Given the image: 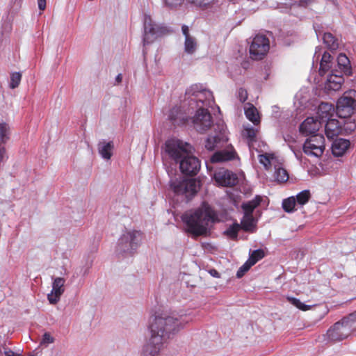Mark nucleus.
I'll return each mask as SVG.
<instances>
[{"mask_svg": "<svg viewBox=\"0 0 356 356\" xmlns=\"http://www.w3.org/2000/svg\"><path fill=\"white\" fill-rule=\"evenodd\" d=\"M15 356H21L19 354H17L16 353V355Z\"/></svg>", "mask_w": 356, "mask_h": 356, "instance_id": "55", "label": "nucleus"}, {"mask_svg": "<svg viewBox=\"0 0 356 356\" xmlns=\"http://www.w3.org/2000/svg\"><path fill=\"white\" fill-rule=\"evenodd\" d=\"M189 143L177 138H170L165 143V153L176 163H178L187 153L191 152Z\"/></svg>", "mask_w": 356, "mask_h": 356, "instance_id": "4", "label": "nucleus"}, {"mask_svg": "<svg viewBox=\"0 0 356 356\" xmlns=\"http://www.w3.org/2000/svg\"><path fill=\"white\" fill-rule=\"evenodd\" d=\"M332 60V56L329 53L325 52L320 63L319 74L321 76H323L330 68V63Z\"/></svg>", "mask_w": 356, "mask_h": 356, "instance_id": "29", "label": "nucleus"}, {"mask_svg": "<svg viewBox=\"0 0 356 356\" xmlns=\"http://www.w3.org/2000/svg\"><path fill=\"white\" fill-rule=\"evenodd\" d=\"M333 111L334 107L332 104L323 102L318 106L317 115L321 120L324 121L326 119H330Z\"/></svg>", "mask_w": 356, "mask_h": 356, "instance_id": "23", "label": "nucleus"}, {"mask_svg": "<svg viewBox=\"0 0 356 356\" xmlns=\"http://www.w3.org/2000/svg\"><path fill=\"white\" fill-rule=\"evenodd\" d=\"M274 177L276 181L279 183H285L289 180V175L286 169L282 167H275Z\"/></svg>", "mask_w": 356, "mask_h": 356, "instance_id": "32", "label": "nucleus"}, {"mask_svg": "<svg viewBox=\"0 0 356 356\" xmlns=\"http://www.w3.org/2000/svg\"><path fill=\"white\" fill-rule=\"evenodd\" d=\"M65 279L62 277H56L54 280L51 292L47 296L48 300L51 304H56L60 300L61 295L65 291Z\"/></svg>", "mask_w": 356, "mask_h": 356, "instance_id": "14", "label": "nucleus"}, {"mask_svg": "<svg viewBox=\"0 0 356 356\" xmlns=\"http://www.w3.org/2000/svg\"><path fill=\"white\" fill-rule=\"evenodd\" d=\"M352 93H353V94H356V91H355V90H352V91H350V92H348V94H349V95H350V94H352Z\"/></svg>", "mask_w": 356, "mask_h": 356, "instance_id": "54", "label": "nucleus"}, {"mask_svg": "<svg viewBox=\"0 0 356 356\" xmlns=\"http://www.w3.org/2000/svg\"><path fill=\"white\" fill-rule=\"evenodd\" d=\"M10 128L8 124L5 122H0V142L6 143L9 139Z\"/></svg>", "mask_w": 356, "mask_h": 356, "instance_id": "38", "label": "nucleus"}, {"mask_svg": "<svg viewBox=\"0 0 356 356\" xmlns=\"http://www.w3.org/2000/svg\"><path fill=\"white\" fill-rule=\"evenodd\" d=\"M237 153L233 147L229 149L216 152L211 157V163L226 162L235 159Z\"/></svg>", "mask_w": 356, "mask_h": 356, "instance_id": "17", "label": "nucleus"}, {"mask_svg": "<svg viewBox=\"0 0 356 356\" xmlns=\"http://www.w3.org/2000/svg\"><path fill=\"white\" fill-rule=\"evenodd\" d=\"M187 1L196 7L204 9L211 6L215 0H187Z\"/></svg>", "mask_w": 356, "mask_h": 356, "instance_id": "39", "label": "nucleus"}, {"mask_svg": "<svg viewBox=\"0 0 356 356\" xmlns=\"http://www.w3.org/2000/svg\"><path fill=\"white\" fill-rule=\"evenodd\" d=\"M185 51L188 54H193L197 47V42L195 41V39L193 37L187 38L185 39Z\"/></svg>", "mask_w": 356, "mask_h": 356, "instance_id": "40", "label": "nucleus"}, {"mask_svg": "<svg viewBox=\"0 0 356 356\" xmlns=\"http://www.w3.org/2000/svg\"><path fill=\"white\" fill-rule=\"evenodd\" d=\"M325 150V138L323 135L314 134L306 140L303 152L307 156H321Z\"/></svg>", "mask_w": 356, "mask_h": 356, "instance_id": "7", "label": "nucleus"}, {"mask_svg": "<svg viewBox=\"0 0 356 356\" xmlns=\"http://www.w3.org/2000/svg\"><path fill=\"white\" fill-rule=\"evenodd\" d=\"M342 320H347V323H351L353 327V323L356 321V311L349 314L347 317H344Z\"/></svg>", "mask_w": 356, "mask_h": 356, "instance_id": "47", "label": "nucleus"}, {"mask_svg": "<svg viewBox=\"0 0 356 356\" xmlns=\"http://www.w3.org/2000/svg\"><path fill=\"white\" fill-rule=\"evenodd\" d=\"M264 257V251L261 249H258L252 251L248 261L250 263V265L254 266L257 261L263 259Z\"/></svg>", "mask_w": 356, "mask_h": 356, "instance_id": "36", "label": "nucleus"}, {"mask_svg": "<svg viewBox=\"0 0 356 356\" xmlns=\"http://www.w3.org/2000/svg\"><path fill=\"white\" fill-rule=\"evenodd\" d=\"M54 342V338L49 332H45L42 339V343H52Z\"/></svg>", "mask_w": 356, "mask_h": 356, "instance_id": "46", "label": "nucleus"}, {"mask_svg": "<svg viewBox=\"0 0 356 356\" xmlns=\"http://www.w3.org/2000/svg\"><path fill=\"white\" fill-rule=\"evenodd\" d=\"M321 122L313 117L305 119L300 126V131L305 135H314L320 129Z\"/></svg>", "mask_w": 356, "mask_h": 356, "instance_id": "16", "label": "nucleus"}, {"mask_svg": "<svg viewBox=\"0 0 356 356\" xmlns=\"http://www.w3.org/2000/svg\"><path fill=\"white\" fill-rule=\"evenodd\" d=\"M240 230L241 225L235 221L223 232V235L232 241H237L238 234Z\"/></svg>", "mask_w": 356, "mask_h": 356, "instance_id": "27", "label": "nucleus"}, {"mask_svg": "<svg viewBox=\"0 0 356 356\" xmlns=\"http://www.w3.org/2000/svg\"><path fill=\"white\" fill-rule=\"evenodd\" d=\"M114 145L113 142L106 143L104 141L99 142L98 144V150L99 154L104 159L108 160L112 156V151Z\"/></svg>", "mask_w": 356, "mask_h": 356, "instance_id": "24", "label": "nucleus"}, {"mask_svg": "<svg viewBox=\"0 0 356 356\" xmlns=\"http://www.w3.org/2000/svg\"><path fill=\"white\" fill-rule=\"evenodd\" d=\"M216 218L215 211L205 202L195 211L186 213L181 217L186 225V232L194 238L207 235L209 223L215 222Z\"/></svg>", "mask_w": 356, "mask_h": 356, "instance_id": "2", "label": "nucleus"}, {"mask_svg": "<svg viewBox=\"0 0 356 356\" xmlns=\"http://www.w3.org/2000/svg\"><path fill=\"white\" fill-rule=\"evenodd\" d=\"M168 119L174 125L181 126L188 121L189 118L180 106H175L170 111Z\"/></svg>", "mask_w": 356, "mask_h": 356, "instance_id": "15", "label": "nucleus"}, {"mask_svg": "<svg viewBox=\"0 0 356 356\" xmlns=\"http://www.w3.org/2000/svg\"><path fill=\"white\" fill-rule=\"evenodd\" d=\"M311 2H312V0H300L299 1L298 5L300 6H305L308 3H310Z\"/></svg>", "mask_w": 356, "mask_h": 356, "instance_id": "51", "label": "nucleus"}, {"mask_svg": "<svg viewBox=\"0 0 356 356\" xmlns=\"http://www.w3.org/2000/svg\"><path fill=\"white\" fill-rule=\"evenodd\" d=\"M258 129L252 127H245L242 136L248 140V145L250 146L253 143L257 141V134Z\"/></svg>", "mask_w": 356, "mask_h": 356, "instance_id": "30", "label": "nucleus"}, {"mask_svg": "<svg viewBox=\"0 0 356 356\" xmlns=\"http://www.w3.org/2000/svg\"><path fill=\"white\" fill-rule=\"evenodd\" d=\"M274 159V155L273 154L265 153L263 154L259 155V160L260 163L264 165L266 170H270L271 167L270 161Z\"/></svg>", "mask_w": 356, "mask_h": 356, "instance_id": "37", "label": "nucleus"}, {"mask_svg": "<svg viewBox=\"0 0 356 356\" xmlns=\"http://www.w3.org/2000/svg\"><path fill=\"white\" fill-rule=\"evenodd\" d=\"M142 235L140 231L126 232L119 240V250L129 254H134L141 241Z\"/></svg>", "mask_w": 356, "mask_h": 356, "instance_id": "5", "label": "nucleus"}, {"mask_svg": "<svg viewBox=\"0 0 356 356\" xmlns=\"http://www.w3.org/2000/svg\"><path fill=\"white\" fill-rule=\"evenodd\" d=\"M179 168L181 172L186 175L194 176L200 169V160L189 153H187L179 161Z\"/></svg>", "mask_w": 356, "mask_h": 356, "instance_id": "11", "label": "nucleus"}, {"mask_svg": "<svg viewBox=\"0 0 356 356\" xmlns=\"http://www.w3.org/2000/svg\"><path fill=\"white\" fill-rule=\"evenodd\" d=\"M344 81L341 74H337L334 71L328 76L325 84V90L329 91H337L341 89Z\"/></svg>", "mask_w": 356, "mask_h": 356, "instance_id": "18", "label": "nucleus"}, {"mask_svg": "<svg viewBox=\"0 0 356 356\" xmlns=\"http://www.w3.org/2000/svg\"><path fill=\"white\" fill-rule=\"evenodd\" d=\"M215 181L222 186L232 187L238 183V177L233 172L220 169L214 173Z\"/></svg>", "mask_w": 356, "mask_h": 356, "instance_id": "12", "label": "nucleus"}, {"mask_svg": "<svg viewBox=\"0 0 356 356\" xmlns=\"http://www.w3.org/2000/svg\"><path fill=\"white\" fill-rule=\"evenodd\" d=\"M340 122L336 119H328L325 126V133L329 139H333L342 133Z\"/></svg>", "mask_w": 356, "mask_h": 356, "instance_id": "19", "label": "nucleus"}, {"mask_svg": "<svg viewBox=\"0 0 356 356\" xmlns=\"http://www.w3.org/2000/svg\"><path fill=\"white\" fill-rule=\"evenodd\" d=\"M246 118L253 122L255 125H257L260 122L258 111L254 106H251L245 111Z\"/></svg>", "mask_w": 356, "mask_h": 356, "instance_id": "31", "label": "nucleus"}, {"mask_svg": "<svg viewBox=\"0 0 356 356\" xmlns=\"http://www.w3.org/2000/svg\"><path fill=\"white\" fill-rule=\"evenodd\" d=\"M223 137L221 131L215 136H209L205 141V148L209 151L214 150L218 144L223 140Z\"/></svg>", "mask_w": 356, "mask_h": 356, "instance_id": "26", "label": "nucleus"}, {"mask_svg": "<svg viewBox=\"0 0 356 356\" xmlns=\"http://www.w3.org/2000/svg\"><path fill=\"white\" fill-rule=\"evenodd\" d=\"M252 266L250 265V263L247 261L242 266L239 268L236 273V277L238 278L242 277L246 272L249 270V269Z\"/></svg>", "mask_w": 356, "mask_h": 356, "instance_id": "43", "label": "nucleus"}, {"mask_svg": "<svg viewBox=\"0 0 356 356\" xmlns=\"http://www.w3.org/2000/svg\"><path fill=\"white\" fill-rule=\"evenodd\" d=\"M352 324L348 323L347 320H341L334 324L327 332L329 339L339 341L346 339L351 332Z\"/></svg>", "mask_w": 356, "mask_h": 356, "instance_id": "8", "label": "nucleus"}, {"mask_svg": "<svg viewBox=\"0 0 356 356\" xmlns=\"http://www.w3.org/2000/svg\"><path fill=\"white\" fill-rule=\"evenodd\" d=\"M288 300L290 303L302 311H307L312 308V306L302 303L299 299L296 298L290 297L288 298Z\"/></svg>", "mask_w": 356, "mask_h": 356, "instance_id": "41", "label": "nucleus"}, {"mask_svg": "<svg viewBox=\"0 0 356 356\" xmlns=\"http://www.w3.org/2000/svg\"><path fill=\"white\" fill-rule=\"evenodd\" d=\"M261 202V197L257 195L253 200L243 203L242 204V209L244 211V214L252 215L253 211L257 208Z\"/></svg>", "mask_w": 356, "mask_h": 356, "instance_id": "28", "label": "nucleus"}, {"mask_svg": "<svg viewBox=\"0 0 356 356\" xmlns=\"http://www.w3.org/2000/svg\"><path fill=\"white\" fill-rule=\"evenodd\" d=\"M118 83H120L122 80V76L121 74H119L115 79Z\"/></svg>", "mask_w": 356, "mask_h": 356, "instance_id": "53", "label": "nucleus"}, {"mask_svg": "<svg viewBox=\"0 0 356 356\" xmlns=\"http://www.w3.org/2000/svg\"><path fill=\"white\" fill-rule=\"evenodd\" d=\"M38 8L40 10H44L46 8V0H38Z\"/></svg>", "mask_w": 356, "mask_h": 356, "instance_id": "49", "label": "nucleus"}, {"mask_svg": "<svg viewBox=\"0 0 356 356\" xmlns=\"http://www.w3.org/2000/svg\"><path fill=\"white\" fill-rule=\"evenodd\" d=\"M5 355L6 356H15L16 355V353H14L13 350H8V351H5Z\"/></svg>", "mask_w": 356, "mask_h": 356, "instance_id": "52", "label": "nucleus"}, {"mask_svg": "<svg viewBox=\"0 0 356 356\" xmlns=\"http://www.w3.org/2000/svg\"><path fill=\"white\" fill-rule=\"evenodd\" d=\"M209 273L214 277L219 278L220 277V273L216 269H211Z\"/></svg>", "mask_w": 356, "mask_h": 356, "instance_id": "50", "label": "nucleus"}, {"mask_svg": "<svg viewBox=\"0 0 356 356\" xmlns=\"http://www.w3.org/2000/svg\"><path fill=\"white\" fill-rule=\"evenodd\" d=\"M181 30H182V33H183L184 35L185 36V39L187 38L191 37L189 34V29H188V26L183 25L181 27Z\"/></svg>", "mask_w": 356, "mask_h": 356, "instance_id": "48", "label": "nucleus"}, {"mask_svg": "<svg viewBox=\"0 0 356 356\" xmlns=\"http://www.w3.org/2000/svg\"><path fill=\"white\" fill-rule=\"evenodd\" d=\"M270 49L268 38L264 35H257L250 46V58L260 60L264 58Z\"/></svg>", "mask_w": 356, "mask_h": 356, "instance_id": "6", "label": "nucleus"}, {"mask_svg": "<svg viewBox=\"0 0 356 356\" xmlns=\"http://www.w3.org/2000/svg\"><path fill=\"white\" fill-rule=\"evenodd\" d=\"M194 100L198 104L201 102L203 106H211L214 102L213 93L207 90L197 92Z\"/></svg>", "mask_w": 356, "mask_h": 356, "instance_id": "21", "label": "nucleus"}, {"mask_svg": "<svg viewBox=\"0 0 356 356\" xmlns=\"http://www.w3.org/2000/svg\"><path fill=\"white\" fill-rule=\"evenodd\" d=\"M239 225L241 229L245 232L254 233L256 232L257 226L252 215L244 214Z\"/></svg>", "mask_w": 356, "mask_h": 356, "instance_id": "22", "label": "nucleus"}, {"mask_svg": "<svg viewBox=\"0 0 356 356\" xmlns=\"http://www.w3.org/2000/svg\"><path fill=\"white\" fill-rule=\"evenodd\" d=\"M350 146V142L343 138L336 139L332 145V152L334 156H343Z\"/></svg>", "mask_w": 356, "mask_h": 356, "instance_id": "20", "label": "nucleus"}, {"mask_svg": "<svg viewBox=\"0 0 356 356\" xmlns=\"http://www.w3.org/2000/svg\"><path fill=\"white\" fill-rule=\"evenodd\" d=\"M186 316H155L149 325L151 337L145 346L144 356H159V351L163 344L187 323Z\"/></svg>", "mask_w": 356, "mask_h": 356, "instance_id": "1", "label": "nucleus"}, {"mask_svg": "<svg viewBox=\"0 0 356 356\" xmlns=\"http://www.w3.org/2000/svg\"><path fill=\"white\" fill-rule=\"evenodd\" d=\"M323 40L324 43L330 49L335 50L339 47L337 40L330 33H325L323 35Z\"/></svg>", "mask_w": 356, "mask_h": 356, "instance_id": "33", "label": "nucleus"}, {"mask_svg": "<svg viewBox=\"0 0 356 356\" xmlns=\"http://www.w3.org/2000/svg\"><path fill=\"white\" fill-rule=\"evenodd\" d=\"M161 28L155 24L151 17L145 15L144 17V38L143 43L145 45L152 42L154 38L161 33Z\"/></svg>", "mask_w": 356, "mask_h": 356, "instance_id": "13", "label": "nucleus"}, {"mask_svg": "<svg viewBox=\"0 0 356 356\" xmlns=\"http://www.w3.org/2000/svg\"><path fill=\"white\" fill-rule=\"evenodd\" d=\"M170 187L175 195H182L190 200L200 190V182L195 179H175L170 180Z\"/></svg>", "mask_w": 356, "mask_h": 356, "instance_id": "3", "label": "nucleus"}, {"mask_svg": "<svg viewBox=\"0 0 356 356\" xmlns=\"http://www.w3.org/2000/svg\"><path fill=\"white\" fill-rule=\"evenodd\" d=\"M296 205V198L293 196L284 199L282 202L283 209L287 213L295 211Z\"/></svg>", "mask_w": 356, "mask_h": 356, "instance_id": "35", "label": "nucleus"}, {"mask_svg": "<svg viewBox=\"0 0 356 356\" xmlns=\"http://www.w3.org/2000/svg\"><path fill=\"white\" fill-rule=\"evenodd\" d=\"M248 92L245 89L241 88L238 90V98L241 102L243 103L248 99Z\"/></svg>", "mask_w": 356, "mask_h": 356, "instance_id": "45", "label": "nucleus"}, {"mask_svg": "<svg viewBox=\"0 0 356 356\" xmlns=\"http://www.w3.org/2000/svg\"><path fill=\"white\" fill-rule=\"evenodd\" d=\"M22 79V74L19 72H13L10 75V88L12 89L19 86Z\"/></svg>", "mask_w": 356, "mask_h": 356, "instance_id": "42", "label": "nucleus"}, {"mask_svg": "<svg viewBox=\"0 0 356 356\" xmlns=\"http://www.w3.org/2000/svg\"><path fill=\"white\" fill-rule=\"evenodd\" d=\"M163 1L166 6L172 8L181 6L184 0H163Z\"/></svg>", "mask_w": 356, "mask_h": 356, "instance_id": "44", "label": "nucleus"}, {"mask_svg": "<svg viewBox=\"0 0 356 356\" xmlns=\"http://www.w3.org/2000/svg\"><path fill=\"white\" fill-rule=\"evenodd\" d=\"M337 63L339 69L346 75L352 74L350 63L348 58L343 54H340L337 57Z\"/></svg>", "mask_w": 356, "mask_h": 356, "instance_id": "25", "label": "nucleus"}, {"mask_svg": "<svg viewBox=\"0 0 356 356\" xmlns=\"http://www.w3.org/2000/svg\"><path fill=\"white\" fill-rule=\"evenodd\" d=\"M195 129L200 133L207 131L212 124V117L207 108L200 107L193 118Z\"/></svg>", "mask_w": 356, "mask_h": 356, "instance_id": "10", "label": "nucleus"}, {"mask_svg": "<svg viewBox=\"0 0 356 356\" xmlns=\"http://www.w3.org/2000/svg\"><path fill=\"white\" fill-rule=\"evenodd\" d=\"M337 113L341 118L350 116L356 110V99L347 93L340 97L337 102Z\"/></svg>", "mask_w": 356, "mask_h": 356, "instance_id": "9", "label": "nucleus"}, {"mask_svg": "<svg viewBox=\"0 0 356 356\" xmlns=\"http://www.w3.org/2000/svg\"><path fill=\"white\" fill-rule=\"evenodd\" d=\"M296 201L297 205L303 206L306 204L311 198V193L309 190H305L296 195Z\"/></svg>", "mask_w": 356, "mask_h": 356, "instance_id": "34", "label": "nucleus"}]
</instances>
